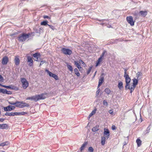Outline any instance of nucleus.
Listing matches in <instances>:
<instances>
[{
    "instance_id": "obj_55",
    "label": "nucleus",
    "mask_w": 152,
    "mask_h": 152,
    "mask_svg": "<svg viewBox=\"0 0 152 152\" xmlns=\"http://www.w3.org/2000/svg\"><path fill=\"white\" fill-rule=\"evenodd\" d=\"M4 118H0V121L1 122H3L4 121Z\"/></svg>"
},
{
    "instance_id": "obj_37",
    "label": "nucleus",
    "mask_w": 152,
    "mask_h": 152,
    "mask_svg": "<svg viewBox=\"0 0 152 152\" xmlns=\"http://www.w3.org/2000/svg\"><path fill=\"white\" fill-rule=\"evenodd\" d=\"M96 113V110H94L92 111V112L88 116V118H90L94 114Z\"/></svg>"
},
{
    "instance_id": "obj_63",
    "label": "nucleus",
    "mask_w": 152,
    "mask_h": 152,
    "mask_svg": "<svg viewBox=\"0 0 152 152\" xmlns=\"http://www.w3.org/2000/svg\"><path fill=\"white\" fill-rule=\"evenodd\" d=\"M127 142L126 141H125L124 142V145H126V144L127 143Z\"/></svg>"
},
{
    "instance_id": "obj_58",
    "label": "nucleus",
    "mask_w": 152,
    "mask_h": 152,
    "mask_svg": "<svg viewBox=\"0 0 152 152\" xmlns=\"http://www.w3.org/2000/svg\"><path fill=\"white\" fill-rule=\"evenodd\" d=\"M100 25H102V26H104V23H103V22H102V23H100L99 24Z\"/></svg>"
},
{
    "instance_id": "obj_47",
    "label": "nucleus",
    "mask_w": 152,
    "mask_h": 152,
    "mask_svg": "<svg viewBox=\"0 0 152 152\" xmlns=\"http://www.w3.org/2000/svg\"><path fill=\"white\" fill-rule=\"evenodd\" d=\"M106 53V52L105 51H104L102 53V54L100 56L103 58Z\"/></svg>"
},
{
    "instance_id": "obj_22",
    "label": "nucleus",
    "mask_w": 152,
    "mask_h": 152,
    "mask_svg": "<svg viewBox=\"0 0 152 152\" xmlns=\"http://www.w3.org/2000/svg\"><path fill=\"white\" fill-rule=\"evenodd\" d=\"M99 126L98 125H96V126L93 127L92 129V131L94 132H96L99 130Z\"/></svg>"
},
{
    "instance_id": "obj_42",
    "label": "nucleus",
    "mask_w": 152,
    "mask_h": 152,
    "mask_svg": "<svg viewBox=\"0 0 152 152\" xmlns=\"http://www.w3.org/2000/svg\"><path fill=\"white\" fill-rule=\"evenodd\" d=\"M10 89L15 90H18V88L14 86H12V87H11V88H10Z\"/></svg>"
},
{
    "instance_id": "obj_36",
    "label": "nucleus",
    "mask_w": 152,
    "mask_h": 152,
    "mask_svg": "<svg viewBox=\"0 0 152 152\" xmlns=\"http://www.w3.org/2000/svg\"><path fill=\"white\" fill-rule=\"evenodd\" d=\"M41 97L42 98V99H44L46 98L47 97V94H41Z\"/></svg>"
},
{
    "instance_id": "obj_11",
    "label": "nucleus",
    "mask_w": 152,
    "mask_h": 152,
    "mask_svg": "<svg viewBox=\"0 0 152 152\" xmlns=\"http://www.w3.org/2000/svg\"><path fill=\"white\" fill-rule=\"evenodd\" d=\"M27 62L29 66H32L33 63V60L32 58L30 56H27Z\"/></svg>"
},
{
    "instance_id": "obj_31",
    "label": "nucleus",
    "mask_w": 152,
    "mask_h": 152,
    "mask_svg": "<svg viewBox=\"0 0 152 152\" xmlns=\"http://www.w3.org/2000/svg\"><path fill=\"white\" fill-rule=\"evenodd\" d=\"M87 142H85L83 144L80 148L81 151H82L84 149L85 146L87 145Z\"/></svg>"
},
{
    "instance_id": "obj_49",
    "label": "nucleus",
    "mask_w": 152,
    "mask_h": 152,
    "mask_svg": "<svg viewBox=\"0 0 152 152\" xmlns=\"http://www.w3.org/2000/svg\"><path fill=\"white\" fill-rule=\"evenodd\" d=\"M2 87L7 88H11V86H6L4 85L3 86H2Z\"/></svg>"
},
{
    "instance_id": "obj_3",
    "label": "nucleus",
    "mask_w": 152,
    "mask_h": 152,
    "mask_svg": "<svg viewBox=\"0 0 152 152\" xmlns=\"http://www.w3.org/2000/svg\"><path fill=\"white\" fill-rule=\"evenodd\" d=\"M124 77L125 79V82L126 83V85L125 86V88L126 89H127L128 86L129 85V83L131 81V78L129 77L128 74L126 73V69H124Z\"/></svg>"
},
{
    "instance_id": "obj_8",
    "label": "nucleus",
    "mask_w": 152,
    "mask_h": 152,
    "mask_svg": "<svg viewBox=\"0 0 152 152\" xmlns=\"http://www.w3.org/2000/svg\"><path fill=\"white\" fill-rule=\"evenodd\" d=\"M15 108L14 106L11 105H9L8 106L4 107V109L6 111H10L11 110H14Z\"/></svg>"
},
{
    "instance_id": "obj_7",
    "label": "nucleus",
    "mask_w": 152,
    "mask_h": 152,
    "mask_svg": "<svg viewBox=\"0 0 152 152\" xmlns=\"http://www.w3.org/2000/svg\"><path fill=\"white\" fill-rule=\"evenodd\" d=\"M126 20L127 22L130 24L131 26H134V22L133 21V19L131 16L127 17Z\"/></svg>"
},
{
    "instance_id": "obj_54",
    "label": "nucleus",
    "mask_w": 152,
    "mask_h": 152,
    "mask_svg": "<svg viewBox=\"0 0 152 152\" xmlns=\"http://www.w3.org/2000/svg\"><path fill=\"white\" fill-rule=\"evenodd\" d=\"M9 103L12 105H15V102L13 103V102H9Z\"/></svg>"
},
{
    "instance_id": "obj_12",
    "label": "nucleus",
    "mask_w": 152,
    "mask_h": 152,
    "mask_svg": "<svg viewBox=\"0 0 152 152\" xmlns=\"http://www.w3.org/2000/svg\"><path fill=\"white\" fill-rule=\"evenodd\" d=\"M97 20H98L99 21L102 22L104 23V26H106L109 23V21L108 20H106V19H102V20H99L98 19H96Z\"/></svg>"
},
{
    "instance_id": "obj_28",
    "label": "nucleus",
    "mask_w": 152,
    "mask_h": 152,
    "mask_svg": "<svg viewBox=\"0 0 152 152\" xmlns=\"http://www.w3.org/2000/svg\"><path fill=\"white\" fill-rule=\"evenodd\" d=\"M138 80L137 79H136V78H134L133 79V85L135 86H136L137 85L138 82Z\"/></svg>"
},
{
    "instance_id": "obj_2",
    "label": "nucleus",
    "mask_w": 152,
    "mask_h": 152,
    "mask_svg": "<svg viewBox=\"0 0 152 152\" xmlns=\"http://www.w3.org/2000/svg\"><path fill=\"white\" fill-rule=\"evenodd\" d=\"M15 106L16 107L23 108L25 107H29V105L26 102L22 101H16L15 102Z\"/></svg>"
},
{
    "instance_id": "obj_25",
    "label": "nucleus",
    "mask_w": 152,
    "mask_h": 152,
    "mask_svg": "<svg viewBox=\"0 0 152 152\" xmlns=\"http://www.w3.org/2000/svg\"><path fill=\"white\" fill-rule=\"evenodd\" d=\"M106 138L105 137H101V143L102 145H104Z\"/></svg>"
},
{
    "instance_id": "obj_1",
    "label": "nucleus",
    "mask_w": 152,
    "mask_h": 152,
    "mask_svg": "<svg viewBox=\"0 0 152 152\" xmlns=\"http://www.w3.org/2000/svg\"><path fill=\"white\" fill-rule=\"evenodd\" d=\"M31 35L30 33L26 34L23 33L19 35L18 37V40L20 42H23L25 41L29 37V36Z\"/></svg>"
},
{
    "instance_id": "obj_26",
    "label": "nucleus",
    "mask_w": 152,
    "mask_h": 152,
    "mask_svg": "<svg viewBox=\"0 0 152 152\" xmlns=\"http://www.w3.org/2000/svg\"><path fill=\"white\" fill-rule=\"evenodd\" d=\"M141 15L145 17L147 15V12L146 11H141L140 12Z\"/></svg>"
},
{
    "instance_id": "obj_53",
    "label": "nucleus",
    "mask_w": 152,
    "mask_h": 152,
    "mask_svg": "<svg viewBox=\"0 0 152 152\" xmlns=\"http://www.w3.org/2000/svg\"><path fill=\"white\" fill-rule=\"evenodd\" d=\"M150 130V128H149V126L147 128L146 131H147V132L148 133Z\"/></svg>"
},
{
    "instance_id": "obj_29",
    "label": "nucleus",
    "mask_w": 152,
    "mask_h": 152,
    "mask_svg": "<svg viewBox=\"0 0 152 152\" xmlns=\"http://www.w3.org/2000/svg\"><path fill=\"white\" fill-rule=\"evenodd\" d=\"M103 59V58L102 57L100 56V57L99 58L96 64V66H97L102 61Z\"/></svg>"
},
{
    "instance_id": "obj_44",
    "label": "nucleus",
    "mask_w": 152,
    "mask_h": 152,
    "mask_svg": "<svg viewBox=\"0 0 152 152\" xmlns=\"http://www.w3.org/2000/svg\"><path fill=\"white\" fill-rule=\"evenodd\" d=\"M6 91V89H5L0 88V92L3 93V94H4V92H5V91Z\"/></svg>"
},
{
    "instance_id": "obj_4",
    "label": "nucleus",
    "mask_w": 152,
    "mask_h": 152,
    "mask_svg": "<svg viewBox=\"0 0 152 152\" xmlns=\"http://www.w3.org/2000/svg\"><path fill=\"white\" fill-rule=\"evenodd\" d=\"M20 79L23 88L24 89H26L28 86V82L25 78H21Z\"/></svg>"
},
{
    "instance_id": "obj_62",
    "label": "nucleus",
    "mask_w": 152,
    "mask_h": 152,
    "mask_svg": "<svg viewBox=\"0 0 152 152\" xmlns=\"http://www.w3.org/2000/svg\"><path fill=\"white\" fill-rule=\"evenodd\" d=\"M5 92H4V94H7V92H8V91H7V90H6V91H5Z\"/></svg>"
},
{
    "instance_id": "obj_18",
    "label": "nucleus",
    "mask_w": 152,
    "mask_h": 152,
    "mask_svg": "<svg viewBox=\"0 0 152 152\" xmlns=\"http://www.w3.org/2000/svg\"><path fill=\"white\" fill-rule=\"evenodd\" d=\"M118 82V87L120 90H121L123 88V83L119 80Z\"/></svg>"
},
{
    "instance_id": "obj_48",
    "label": "nucleus",
    "mask_w": 152,
    "mask_h": 152,
    "mask_svg": "<svg viewBox=\"0 0 152 152\" xmlns=\"http://www.w3.org/2000/svg\"><path fill=\"white\" fill-rule=\"evenodd\" d=\"M43 18L45 19L47 18L49 19H50V17L48 16H47V15H44L43 16Z\"/></svg>"
},
{
    "instance_id": "obj_40",
    "label": "nucleus",
    "mask_w": 152,
    "mask_h": 152,
    "mask_svg": "<svg viewBox=\"0 0 152 152\" xmlns=\"http://www.w3.org/2000/svg\"><path fill=\"white\" fill-rule=\"evenodd\" d=\"M88 150L89 152H93L94 149L92 147H90L88 148Z\"/></svg>"
},
{
    "instance_id": "obj_43",
    "label": "nucleus",
    "mask_w": 152,
    "mask_h": 152,
    "mask_svg": "<svg viewBox=\"0 0 152 152\" xmlns=\"http://www.w3.org/2000/svg\"><path fill=\"white\" fill-rule=\"evenodd\" d=\"M92 69V67H90L89 69H88V71H87V75L89 74L90 72L91 69Z\"/></svg>"
},
{
    "instance_id": "obj_51",
    "label": "nucleus",
    "mask_w": 152,
    "mask_h": 152,
    "mask_svg": "<svg viewBox=\"0 0 152 152\" xmlns=\"http://www.w3.org/2000/svg\"><path fill=\"white\" fill-rule=\"evenodd\" d=\"M100 91V89L99 88L98 89V90H97V91L96 92V95L97 96L99 94Z\"/></svg>"
},
{
    "instance_id": "obj_14",
    "label": "nucleus",
    "mask_w": 152,
    "mask_h": 152,
    "mask_svg": "<svg viewBox=\"0 0 152 152\" xmlns=\"http://www.w3.org/2000/svg\"><path fill=\"white\" fill-rule=\"evenodd\" d=\"M14 61L15 63V64L16 65L18 66L19 65L20 63V61L18 57L16 56L15 57Z\"/></svg>"
},
{
    "instance_id": "obj_27",
    "label": "nucleus",
    "mask_w": 152,
    "mask_h": 152,
    "mask_svg": "<svg viewBox=\"0 0 152 152\" xmlns=\"http://www.w3.org/2000/svg\"><path fill=\"white\" fill-rule=\"evenodd\" d=\"M74 72L76 75L78 76L79 77L80 76V74L79 73L78 69L77 68H75L74 69Z\"/></svg>"
},
{
    "instance_id": "obj_32",
    "label": "nucleus",
    "mask_w": 152,
    "mask_h": 152,
    "mask_svg": "<svg viewBox=\"0 0 152 152\" xmlns=\"http://www.w3.org/2000/svg\"><path fill=\"white\" fill-rule=\"evenodd\" d=\"M17 114H16V115H24L25 114H27V113L26 112H17Z\"/></svg>"
},
{
    "instance_id": "obj_23",
    "label": "nucleus",
    "mask_w": 152,
    "mask_h": 152,
    "mask_svg": "<svg viewBox=\"0 0 152 152\" xmlns=\"http://www.w3.org/2000/svg\"><path fill=\"white\" fill-rule=\"evenodd\" d=\"M66 66L68 69L71 72L73 71V68L72 66L69 65L68 63H66Z\"/></svg>"
},
{
    "instance_id": "obj_30",
    "label": "nucleus",
    "mask_w": 152,
    "mask_h": 152,
    "mask_svg": "<svg viewBox=\"0 0 152 152\" xmlns=\"http://www.w3.org/2000/svg\"><path fill=\"white\" fill-rule=\"evenodd\" d=\"M136 142L138 147L140 146L141 144V141L140 139H137L136 140Z\"/></svg>"
},
{
    "instance_id": "obj_10",
    "label": "nucleus",
    "mask_w": 152,
    "mask_h": 152,
    "mask_svg": "<svg viewBox=\"0 0 152 152\" xmlns=\"http://www.w3.org/2000/svg\"><path fill=\"white\" fill-rule=\"evenodd\" d=\"M104 135L106 138H107V139H108L109 138L110 136L109 131L107 129H106L105 128L104 129Z\"/></svg>"
},
{
    "instance_id": "obj_45",
    "label": "nucleus",
    "mask_w": 152,
    "mask_h": 152,
    "mask_svg": "<svg viewBox=\"0 0 152 152\" xmlns=\"http://www.w3.org/2000/svg\"><path fill=\"white\" fill-rule=\"evenodd\" d=\"M4 81V79L1 75H0V82H3Z\"/></svg>"
},
{
    "instance_id": "obj_41",
    "label": "nucleus",
    "mask_w": 152,
    "mask_h": 152,
    "mask_svg": "<svg viewBox=\"0 0 152 152\" xmlns=\"http://www.w3.org/2000/svg\"><path fill=\"white\" fill-rule=\"evenodd\" d=\"M103 104L104 106H107L108 105L107 102L105 100H104L103 101Z\"/></svg>"
},
{
    "instance_id": "obj_17",
    "label": "nucleus",
    "mask_w": 152,
    "mask_h": 152,
    "mask_svg": "<svg viewBox=\"0 0 152 152\" xmlns=\"http://www.w3.org/2000/svg\"><path fill=\"white\" fill-rule=\"evenodd\" d=\"M8 126L6 124H0V129H4L7 128Z\"/></svg>"
},
{
    "instance_id": "obj_52",
    "label": "nucleus",
    "mask_w": 152,
    "mask_h": 152,
    "mask_svg": "<svg viewBox=\"0 0 152 152\" xmlns=\"http://www.w3.org/2000/svg\"><path fill=\"white\" fill-rule=\"evenodd\" d=\"M45 61H42L40 62V66H41V65L43 64L44 63H45Z\"/></svg>"
},
{
    "instance_id": "obj_19",
    "label": "nucleus",
    "mask_w": 152,
    "mask_h": 152,
    "mask_svg": "<svg viewBox=\"0 0 152 152\" xmlns=\"http://www.w3.org/2000/svg\"><path fill=\"white\" fill-rule=\"evenodd\" d=\"M35 101L42 99L40 94L35 95Z\"/></svg>"
},
{
    "instance_id": "obj_34",
    "label": "nucleus",
    "mask_w": 152,
    "mask_h": 152,
    "mask_svg": "<svg viewBox=\"0 0 152 152\" xmlns=\"http://www.w3.org/2000/svg\"><path fill=\"white\" fill-rule=\"evenodd\" d=\"M26 100H33L34 101H35V96H33L31 97H27L26 99Z\"/></svg>"
},
{
    "instance_id": "obj_50",
    "label": "nucleus",
    "mask_w": 152,
    "mask_h": 152,
    "mask_svg": "<svg viewBox=\"0 0 152 152\" xmlns=\"http://www.w3.org/2000/svg\"><path fill=\"white\" fill-rule=\"evenodd\" d=\"M48 26L50 27L51 28V29H52L53 30H54V29H55V28H54V27L53 26H52L51 25H48Z\"/></svg>"
},
{
    "instance_id": "obj_13",
    "label": "nucleus",
    "mask_w": 152,
    "mask_h": 152,
    "mask_svg": "<svg viewBox=\"0 0 152 152\" xmlns=\"http://www.w3.org/2000/svg\"><path fill=\"white\" fill-rule=\"evenodd\" d=\"M16 114H17V112H6L5 114V115L6 116H14L16 115H17Z\"/></svg>"
},
{
    "instance_id": "obj_5",
    "label": "nucleus",
    "mask_w": 152,
    "mask_h": 152,
    "mask_svg": "<svg viewBox=\"0 0 152 152\" xmlns=\"http://www.w3.org/2000/svg\"><path fill=\"white\" fill-rule=\"evenodd\" d=\"M61 51L63 54L66 55H70L72 53V51L70 50L65 48H62Z\"/></svg>"
},
{
    "instance_id": "obj_24",
    "label": "nucleus",
    "mask_w": 152,
    "mask_h": 152,
    "mask_svg": "<svg viewBox=\"0 0 152 152\" xmlns=\"http://www.w3.org/2000/svg\"><path fill=\"white\" fill-rule=\"evenodd\" d=\"M9 144L8 141H6L0 144V146H4L6 145H8Z\"/></svg>"
},
{
    "instance_id": "obj_21",
    "label": "nucleus",
    "mask_w": 152,
    "mask_h": 152,
    "mask_svg": "<svg viewBox=\"0 0 152 152\" xmlns=\"http://www.w3.org/2000/svg\"><path fill=\"white\" fill-rule=\"evenodd\" d=\"M40 56V54L37 53H36L33 55V57L34 58H36L35 59L36 61H38V56Z\"/></svg>"
},
{
    "instance_id": "obj_64",
    "label": "nucleus",
    "mask_w": 152,
    "mask_h": 152,
    "mask_svg": "<svg viewBox=\"0 0 152 152\" xmlns=\"http://www.w3.org/2000/svg\"><path fill=\"white\" fill-rule=\"evenodd\" d=\"M15 35V34H11L10 35V36H14Z\"/></svg>"
},
{
    "instance_id": "obj_61",
    "label": "nucleus",
    "mask_w": 152,
    "mask_h": 152,
    "mask_svg": "<svg viewBox=\"0 0 152 152\" xmlns=\"http://www.w3.org/2000/svg\"><path fill=\"white\" fill-rule=\"evenodd\" d=\"M11 94V92L10 91H8V92H7V94Z\"/></svg>"
},
{
    "instance_id": "obj_56",
    "label": "nucleus",
    "mask_w": 152,
    "mask_h": 152,
    "mask_svg": "<svg viewBox=\"0 0 152 152\" xmlns=\"http://www.w3.org/2000/svg\"><path fill=\"white\" fill-rule=\"evenodd\" d=\"M108 28H110L111 27V25L109 24V23H108L107 25V26H106Z\"/></svg>"
},
{
    "instance_id": "obj_16",
    "label": "nucleus",
    "mask_w": 152,
    "mask_h": 152,
    "mask_svg": "<svg viewBox=\"0 0 152 152\" xmlns=\"http://www.w3.org/2000/svg\"><path fill=\"white\" fill-rule=\"evenodd\" d=\"M135 87L136 86L133 85H132L131 87H130L129 86H129H128L127 89H129L130 90V93H132V92H133L134 91Z\"/></svg>"
},
{
    "instance_id": "obj_57",
    "label": "nucleus",
    "mask_w": 152,
    "mask_h": 152,
    "mask_svg": "<svg viewBox=\"0 0 152 152\" xmlns=\"http://www.w3.org/2000/svg\"><path fill=\"white\" fill-rule=\"evenodd\" d=\"M118 105H116V107L115 108H116V109L115 110V111H118V109H117L118 108Z\"/></svg>"
},
{
    "instance_id": "obj_9",
    "label": "nucleus",
    "mask_w": 152,
    "mask_h": 152,
    "mask_svg": "<svg viewBox=\"0 0 152 152\" xmlns=\"http://www.w3.org/2000/svg\"><path fill=\"white\" fill-rule=\"evenodd\" d=\"M9 61V58L7 56L4 57L2 59V64L3 65H6Z\"/></svg>"
},
{
    "instance_id": "obj_39",
    "label": "nucleus",
    "mask_w": 152,
    "mask_h": 152,
    "mask_svg": "<svg viewBox=\"0 0 152 152\" xmlns=\"http://www.w3.org/2000/svg\"><path fill=\"white\" fill-rule=\"evenodd\" d=\"M104 91L107 94H109L111 92L110 90L108 88L105 89Z\"/></svg>"
},
{
    "instance_id": "obj_46",
    "label": "nucleus",
    "mask_w": 152,
    "mask_h": 152,
    "mask_svg": "<svg viewBox=\"0 0 152 152\" xmlns=\"http://www.w3.org/2000/svg\"><path fill=\"white\" fill-rule=\"evenodd\" d=\"M79 64H83V65L86 66V64L84 63V62L81 60H80L79 61Z\"/></svg>"
},
{
    "instance_id": "obj_20",
    "label": "nucleus",
    "mask_w": 152,
    "mask_h": 152,
    "mask_svg": "<svg viewBox=\"0 0 152 152\" xmlns=\"http://www.w3.org/2000/svg\"><path fill=\"white\" fill-rule=\"evenodd\" d=\"M142 73L140 72H138L136 74V77L137 79H140L142 77Z\"/></svg>"
},
{
    "instance_id": "obj_35",
    "label": "nucleus",
    "mask_w": 152,
    "mask_h": 152,
    "mask_svg": "<svg viewBox=\"0 0 152 152\" xmlns=\"http://www.w3.org/2000/svg\"><path fill=\"white\" fill-rule=\"evenodd\" d=\"M48 21H43L41 23V24L42 25L44 26H46L47 25H48Z\"/></svg>"
},
{
    "instance_id": "obj_6",
    "label": "nucleus",
    "mask_w": 152,
    "mask_h": 152,
    "mask_svg": "<svg viewBox=\"0 0 152 152\" xmlns=\"http://www.w3.org/2000/svg\"><path fill=\"white\" fill-rule=\"evenodd\" d=\"M45 71L47 72L48 74L50 76L53 77L56 80H58V77L56 75L52 73L48 69H46Z\"/></svg>"
},
{
    "instance_id": "obj_60",
    "label": "nucleus",
    "mask_w": 152,
    "mask_h": 152,
    "mask_svg": "<svg viewBox=\"0 0 152 152\" xmlns=\"http://www.w3.org/2000/svg\"><path fill=\"white\" fill-rule=\"evenodd\" d=\"M112 129L113 130H114V125H113L112 127Z\"/></svg>"
},
{
    "instance_id": "obj_59",
    "label": "nucleus",
    "mask_w": 152,
    "mask_h": 152,
    "mask_svg": "<svg viewBox=\"0 0 152 152\" xmlns=\"http://www.w3.org/2000/svg\"><path fill=\"white\" fill-rule=\"evenodd\" d=\"M109 112L110 113H111L113 112L112 111V110H110L109 111Z\"/></svg>"
},
{
    "instance_id": "obj_38",
    "label": "nucleus",
    "mask_w": 152,
    "mask_h": 152,
    "mask_svg": "<svg viewBox=\"0 0 152 152\" xmlns=\"http://www.w3.org/2000/svg\"><path fill=\"white\" fill-rule=\"evenodd\" d=\"M115 13L117 15V16H116V17L118 18L120 15V12L118 10H116L115 11Z\"/></svg>"
},
{
    "instance_id": "obj_33",
    "label": "nucleus",
    "mask_w": 152,
    "mask_h": 152,
    "mask_svg": "<svg viewBox=\"0 0 152 152\" xmlns=\"http://www.w3.org/2000/svg\"><path fill=\"white\" fill-rule=\"evenodd\" d=\"M103 79L102 78H101L100 79H99V84L98 85V87H99L102 84L103 82Z\"/></svg>"
},
{
    "instance_id": "obj_15",
    "label": "nucleus",
    "mask_w": 152,
    "mask_h": 152,
    "mask_svg": "<svg viewBox=\"0 0 152 152\" xmlns=\"http://www.w3.org/2000/svg\"><path fill=\"white\" fill-rule=\"evenodd\" d=\"M74 63L75 64L76 66L78 68L79 70L80 71L81 70L82 68L80 66L79 63V62L78 61H74Z\"/></svg>"
}]
</instances>
